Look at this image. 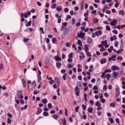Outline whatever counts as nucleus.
<instances>
[{"instance_id":"nucleus-23","label":"nucleus","mask_w":125,"mask_h":125,"mask_svg":"<svg viewBox=\"0 0 125 125\" xmlns=\"http://www.w3.org/2000/svg\"><path fill=\"white\" fill-rule=\"evenodd\" d=\"M55 119H57L58 118V116L57 115H55L52 116Z\"/></svg>"},{"instance_id":"nucleus-4","label":"nucleus","mask_w":125,"mask_h":125,"mask_svg":"<svg viewBox=\"0 0 125 125\" xmlns=\"http://www.w3.org/2000/svg\"><path fill=\"white\" fill-rule=\"evenodd\" d=\"M116 23V19H114L110 23V24L111 25L114 26L115 25Z\"/></svg>"},{"instance_id":"nucleus-48","label":"nucleus","mask_w":125,"mask_h":125,"mask_svg":"<svg viewBox=\"0 0 125 125\" xmlns=\"http://www.w3.org/2000/svg\"><path fill=\"white\" fill-rule=\"evenodd\" d=\"M100 100H101V102L102 103H104L105 102V99L103 98L100 99Z\"/></svg>"},{"instance_id":"nucleus-32","label":"nucleus","mask_w":125,"mask_h":125,"mask_svg":"<svg viewBox=\"0 0 125 125\" xmlns=\"http://www.w3.org/2000/svg\"><path fill=\"white\" fill-rule=\"evenodd\" d=\"M78 44L79 45H82L81 41L80 40H78L77 41Z\"/></svg>"},{"instance_id":"nucleus-20","label":"nucleus","mask_w":125,"mask_h":125,"mask_svg":"<svg viewBox=\"0 0 125 125\" xmlns=\"http://www.w3.org/2000/svg\"><path fill=\"white\" fill-rule=\"evenodd\" d=\"M104 72L105 73H106L107 72L110 73L111 72V70L110 69H106L104 70Z\"/></svg>"},{"instance_id":"nucleus-27","label":"nucleus","mask_w":125,"mask_h":125,"mask_svg":"<svg viewBox=\"0 0 125 125\" xmlns=\"http://www.w3.org/2000/svg\"><path fill=\"white\" fill-rule=\"evenodd\" d=\"M110 123H113L114 122V121L112 118H110L109 119Z\"/></svg>"},{"instance_id":"nucleus-34","label":"nucleus","mask_w":125,"mask_h":125,"mask_svg":"<svg viewBox=\"0 0 125 125\" xmlns=\"http://www.w3.org/2000/svg\"><path fill=\"white\" fill-rule=\"evenodd\" d=\"M52 42L53 43H54L56 42V40L55 38H53L52 39Z\"/></svg>"},{"instance_id":"nucleus-8","label":"nucleus","mask_w":125,"mask_h":125,"mask_svg":"<svg viewBox=\"0 0 125 125\" xmlns=\"http://www.w3.org/2000/svg\"><path fill=\"white\" fill-rule=\"evenodd\" d=\"M54 58L57 61H58L59 60L61 61V58L59 56H56L54 57Z\"/></svg>"},{"instance_id":"nucleus-40","label":"nucleus","mask_w":125,"mask_h":125,"mask_svg":"<svg viewBox=\"0 0 125 125\" xmlns=\"http://www.w3.org/2000/svg\"><path fill=\"white\" fill-rule=\"evenodd\" d=\"M79 107L77 106L75 107V110L76 112H77L78 111Z\"/></svg>"},{"instance_id":"nucleus-21","label":"nucleus","mask_w":125,"mask_h":125,"mask_svg":"<svg viewBox=\"0 0 125 125\" xmlns=\"http://www.w3.org/2000/svg\"><path fill=\"white\" fill-rule=\"evenodd\" d=\"M93 110V109L91 107L88 108V111L89 113H91Z\"/></svg>"},{"instance_id":"nucleus-28","label":"nucleus","mask_w":125,"mask_h":125,"mask_svg":"<svg viewBox=\"0 0 125 125\" xmlns=\"http://www.w3.org/2000/svg\"><path fill=\"white\" fill-rule=\"evenodd\" d=\"M71 18V16L69 15H68L66 18V21L68 20L69 19H70Z\"/></svg>"},{"instance_id":"nucleus-9","label":"nucleus","mask_w":125,"mask_h":125,"mask_svg":"<svg viewBox=\"0 0 125 125\" xmlns=\"http://www.w3.org/2000/svg\"><path fill=\"white\" fill-rule=\"evenodd\" d=\"M106 61V60L105 58H104L103 59L101 60V64H103L105 63Z\"/></svg>"},{"instance_id":"nucleus-53","label":"nucleus","mask_w":125,"mask_h":125,"mask_svg":"<svg viewBox=\"0 0 125 125\" xmlns=\"http://www.w3.org/2000/svg\"><path fill=\"white\" fill-rule=\"evenodd\" d=\"M112 32L115 34H116L118 33V32L116 30H114L112 31Z\"/></svg>"},{"instance_id":"nucleus-2","label":"nucleus","mask_w":125,"mask_h":125,"mask_svg":"<svg viewBox=\"0 0 125 125\" xmlns=\"http://www.w3.org/2000/svg\"><path fill=\"white\" fill-rule=\"evenodd\" d=\"M85 35V33H83L82 31H80V33H77V37H80L82 38Z\"/></svg>"},{"instance_id":"nucleus-18","label":"nucleus","mask_w":125,"mask_h":125,"mask_svg":"<svg viewBox=\"0 0 125 125\" xmlns=\"http://www.w3.org/2000/svg\"><path fill=\"white\" fill-rule=\"evenodd\" d=\"M42 102L44 104H46L47 102V100L46 99H43L42 100Z\"/></svg>"},{"instance_id":"nucleus-61","label":"nucleus","mask_w":125,"mask_h":125,"mask_svg":"<svg viewBox=\"0 0 125 125\" xmlns=\"http://www.w3.org/2000/svg\"><path fill=\"white\" fill-rule=\"evenodd\" d=\"M93 89L94 90H97L98 89V88L97 86H95L93 87Z\"/></svg>"},{"instance_id":"nucleus-26","label":"nucleus","mask_w":125,"mask_h":125,"mask_svg":"<svg viewBox=\"0 0 125 125\" xmlns=\"http://www.w3.org/2000/svg\"><path fill=\"white\" fill-rule=\"evenodd\" d=\"M56 65L57 67H60L61 65V63L59 62H57L56 63Z\"/></svg>"},{"instance_id":"nucleus-16","label":"nucleus","mask_w":125,"mask_h":125,"mask_svg":"<svg viewBox=\"0 0 125 125\" xmlns=\"http://www.w3.org/2000/svg\"><path fill=\"white\" fill-rule=\"evenodd\" d=\"M84 47L85 48L84 50L85 52L88 51L89 48L85 44L84 45Z\"/></svg>"},{"instance_id":"nucleus-6","label":"nucleus","mask_w":125,"mask_h":125,"mask_svg":"<svg viewBox=\"0 0 125 125\" xmlns=\"http://www.w3.org/2000/svg\"><path fill=\"white\" fill-rule=\"evenodd\" d=\"M38 111L36 113V115H39L41 113L42 111V110L39 107H38Z\"/></svg>"},{"instance_id":"nucleus-39","label":"nucleus","mask_w":125,"mask_h":125,"mask_svg":"<svg viewBox=\"0 0 125 125\" xmlns=\"http://www.w3.org/2000/svg\"><path fill=\"white\" fill-rule=\"evenodd\" d=\"M88 14V11H87L84 14V16L85 17H87Z\"/></svg>"},{"instance_id":"nucleus-25","label":"nucleus","mask_w":125,"mask_h":125,"mask_svg":"<svg viewBox=\"0 0 125 125\" xmlns=\"http://www.w3.org/2000/svg\"><path fill=\"white\" fill-rule=\"evenodd\" d=\"M62 124L63 125H66V120L64 118H63V122H62Z\"/></svg>"},{"instance_id":"nucleus-49","label":"nucleus","mask_w":125,"mask_h":125,"mask_svg":"<svg viewBox=\"0 0 125 125\" xmlns=\"http://www.w3.org/2000/svg\"><path fill=\"white\" fill-rule=\"evenodd\" d=\"M75 91H79V92H80V91H79V88L78 87H76L75 88Z\"/></svg>"},{"instance_id":"nucleus-45","label":"nucleus","mask_w":125,"mask_h":125,"mask_svg":"<svg viewBox=\"0 0 125 125\" xmlns=\"http://www.w3.org/2000/svg\"><path fill=\"white\" fill-rule=\"evenodd\" d=\"M66 73H65L64 74V75L62 76V78L64 80H65L66 79Z\"/></svg>"},{"instance_id":"nucleus-19","label":"nucleus","mask_w":125,"mask_h":125,"mask_svg":"<svg viewBox=\"0 0 125 125\" xmlns=\"http://www.w3.org/2000/svg\"><path fill=\"white\" fill-rule=\"evenodd\" d=\"M93 66L92 65H91L89 67V71L90 72H91L93 70Z\"/></svg>"},{"instance_id":"nucleus-60","label":"nucleus","mask_w":125,"mask_h":125,"mask_svg":"<svg viewBox=\"0 0 125 125\" xmlns=\"http://www.w3.org/2000/svg\"><path fill=\"white\" fill-rule=\"evenodd\" d=\"M102 29V28L101 27H99L95 28L94 29H98V30H101Z\"/></svg>"},{"instance_id":"nucleus-13","label":"nucleus","mask_w":125,"mask_h":125,"mask_svg":"<svg viewBox=\"0 0 125 125\" xmlns=\"http://www.w3.org/2000/svg\"><path fill=\"white\" fill-rule=\"evenodd\" d=\"M98 20L95 18H94L93 19V21L94 23H97L98 22Z\"/></svg>"},{"instance_id":"nucleus-14","label":"nucleus","mask_w":125,"mask_h":125,"mask_svg":"<svg viewBox=\"0 0 125 125\" xmlns=\"http://www.w3.org/2000/svg\"><path fill=\"white\" fill-rule=\"evenodd\" d=\"M88 43L89 44L91 43L92 42V39L90 38H88L87 40Z\"/></svg>"},{"instance_id":"nucleus-1","label":"nucleus","mask_w":125,"mask_h":125,"mask_svg":"<svg viewBox=\"0 0 125 125\" xmlns=\"http://www.w3.org/2000/svg\"><path fill=\"white\" fill-rule=\"evenodd\" d=\"M18 97L19 99L23 98V96L22 95V92L21 91H18Z\"/></svg>"},{"instance_id":"nucleus-36","label":"nucleus","mask_w":125,"mask_h":125,"mask_svg":"<svg viewBox=\"0 0 125 125\" xmlns=\"http://www.w3.org/2000/svg\"><path fill=\"white\" fill-rule=\"evenodd\" d=\"M82 106L83 108V110H84L86 108V106L85 105L83 104L82 105Z\"/></svg>"},{"instance_id":"nucleus-51","label":"nucleus","mask_w":125,"mask_h":125,"mask_svg":"<svg viewBox=\"0 0 125 125\" xmlns=\"http://www.w3.org/2000/svg\"><path fill=\"white\" fill-rule=\"evenodd\" d=\"M72 58H69V59L67 60V61L68 62H72Z\"/></svg>"},{"instance_id":"nucleus-44","label":"nucleus","mask_w":125,"mask_h":125,"mask_svg":"<svg viewBox=\"0 0 125 125\" xmlns=\"http://www.w3.org/2000/svg\"><path fill=\"white\" fill-rule=\"evenodd\" d=\"M96 36V34H95V32L93 33L92 34V37L93 38H95Z\"/></svg>"},{"instance_id":"nucleus-58","label":"nucleus","mask_w":125,"mask_h":125,"mask_svg":"<svg viewBox=\"0 0 125 125\" xmlns=\"http://www.w3.org/2000/svg\"><path fill=\"white\" fill-rule=\"evenodd\" d=\"M108 54V53L107 52H105L103 53V56H105L107 55Z\"/></svg>"},{"instance_id":"nucleus-42","label":"nucleus","mask_w":125,"mask_h":125,"mask_svg":"<svg viewBox=\"0 0 125 125\" xmlns=\"http://www.w3.org/2000/svg\"><path fill=\"white\" fill-rule=\"evenodd\" d=\"M115 90L116 93L120 94V92L119 91V89L118 88H116Z\"/></svg>"},{"instance_id":"nucleus-41","label":"nucleus","mask_w":125,"mask_h":125,"mask_svg":"<svg viewBox=\"0 0 125 125\" xmlns=\"http://www.w3.org/2000/svg\"><path fill=\"white\" fill-rule=\"evenodd\" d=\"M56 5L55 4H53L51 6V8L53 9L55 8Z\"/></svg>"},{"instance_id":"nucleus-52","label":"nucleus","mask_w":125,"mask_h":125,"mask_svg":"<svg viewBox=\"0 0 125 125\" xmlns=\"http://www.w3.org/2000/svg\"><path fill=\"white\" fill-rule=\"evenodd\" d=\"M54 82V81L53 80H52L51 81L49 82V83L51 84L53 83Z\"/></svg>"},{"instance_id":"nucleus-12","label":"nucleus","mask_w":125,"mask_h":125,"mask_svg":"<svg viewBox=\"0 0 125 125\" xmlns=\"http://www.w3.org/2000/svg\"><path fill=\"white\" fill-rule=\"evenodd\" d=\"M119 13L120 14L122 15V16H123L125 14V12L123 10H121L119 11Z\"/></svg>"},{"instance_id":"nucleus-38","label":"nucleus","mask_w":125,"mask_h":125,"mask_svg":"<svg viewBox=\"0 0 125 125\" xmlns=\"http://www.w3.org/2000/svg\"><path fill=\"white\" fill-rule=\"evenodd\" d=\"M67 66L69 68H72L73 67V66L71 64H68L67 65Z\"/></svg>"},{"instance_id":"nucleus-10","label":"nucleus","mask_w":125,"mask_h":125,"mask_svg":"<svg viewBox=\"0 0 125 125\" xmlns=\"http://www.w3.org/2000/svg\"><path fill=\"white\" fill-rule=\"evenodd\" d=\"M56 9L57 11H61L62 10V6H60L59 7H57L56 8Z\"/></svg>"},{"instance_id":"nucleus-50","label":"nucleus","mask_w":125,"mask_h":125,"mask_svg":"<svg viewBox=\"0 0 125 125\" xmlns=\"http://www.w3.org/2000/svg\"><path fill=\"white\" fill-rule=\"evenodd\" d=\"M29 40V39L25 38L23 39V41L24 42H26Z\"/></svg>"},{"instance_id":"nucleus-37","label":"nucleus","mask_w":125,"mask_h":125,"mask_svg":"<svg viewBox=\"0 0 125 125\" xmlns=\"http://www.w3.org/2000/svg\"><path fill=\"white\" fill-rule=\"evenodd\" d=\"M43 115L45 116H48V114L47 112H43Z\"/></svg>"},{"instance_id":"nucleus-7","label":"nucleus","mask_w":125,"mask_h":125,"mask_svg":"<svg viewBox=\"0 0 125 125\" xmlns=\"http://www.w3.org/2000/svg\"><path fill=\"white\" fill-rule=\"evenodd\" d=\"M22 82L23 84V87H26V82L25 80L24 79H23L22 80Z\"/></svg>"},{"instance_id":"nucleus-64","label":"nucleus","mask_w":125,"mask_h":125,"mask_svg":"<svg viewBox=\"0 0 125 125\" xmlns=\"http://www.w3.org/2000/svg\"><path fill=\"white\" fill-rule=\"evenodd\" d=\"M115 121L116 122L118 123L119 124V120L118 118H117L115 119Z\"/></svg>"},{"instance_id":"nucleus-5","label":"nucleus","mask_w":125,"mask_h":125,"mask_svg":"<svg viewBox=\"0 0 125 125\" xmlns=\"http://www.w3.org/2000/svg\"><path fill=\"white\" fill-rule=\"evenodd\" d=\"M95 32L96 36H97L101 35L102 33V32L101 30H98L96 31Z\"/></svg>"},{"instance_id":"nucleus-15","label":"nucleus","mask_w":125,"mask_h":125,"mask_svg":"<svg viewBox=\"0 0 125 125\" xmlns=\"http://www.w3.org/2000/svg\"><path fill=\"white\" fill-rule=\"evenodd\" d=\"M36 84L35 81H33L31 83V87L32 88H34L35 87L36 85Z\"/></svg>"},{"instance_id":"nucleus-46","label":"nucleus","mask_w":125,"mask_h":125,"mask_svg":"<svg viewBox=\"0 0 125 125\" xmlns=\"http://www.w3.org/2000/svg\"><path fill=\"white\" fill-rule=\"evenodd\" d=\"M104 95L106 97H108L109 96V94L105 92L104 93Z\"/></svg>"},{"instance_id":"nucleus-47","label":"nucleus","mask_w":125,"mask_h":125,"mask_svg":"<svg viewBox=\"0 0 125 125\" xmlns=\"http://www.w3.org/2000/svg\"><path fill=\"white\" fill-rule=\"evenodd\" d=\"M106 50L105 49L104 47H103L102 48H101L100 49V51L101 52L104 51Z\"/></svg>"},{"instance_id":"nucleus-35","label":"nucleus","mask_w":125,"mask_h":125,"mask_svg":"<svg viewBox=\"0 0 125 125\" xmlns=\"http://www.w3.org/2000/svg\"><path fill=\"white\" fill-rule=\"evenodd\" d=\"M43 29L42 27H40V30L41 31V32L42 34H44V32L43 30Z\"/></svg>"},{"instance_id":"nucleus-55","label":"nucleus","mask_w":125,"mask_h":125,"mask_svg":"<svg viewBox=\"0 0 125 125\" xmlns=\"http://www.w3.org/2000/svg\"><path fill=\"white\" fill-rule=\"evenodd\" d=\"M106 29L108 31H109L110 30V27L108 25L106 26Z\"/></svg>"},{"instance_id":"nucleus-30","label":"nucleus","mask_w":125,"mask_h":125,"mask_svg":"<svg viewBox=\"0 0 125 125\" xmlns=\"http://www.w3.org/2000/svg\"><path fill=\"white\" fill-rule=\"evenodd\" d=\"M86 54L87 56L90 57L91 56V55L90 53L88 51H86Z\"/></svg>"},{"instance_id":"nucleus-56","label":"nucleus","mask_w":125,"mask_h":125,"mask_svg":"<svg viewBox=\"0 0 125 125\" xmlns=\"http://www.w3.org/2000/svg\"><path fill=\"white\" fill-rule=\"evenodd\" d=\"M99 97L100 99L103 98V96L102 93H101L100 94H99Z\"/></svg>"},{"instance_id":"nucleus-24","label":"nucleus","mask_w":125,"mask_h":125,"mask_svg":"<svg viewBox=\"0 0 125 125\" xmlns=\"http://www.w3.org/2000/svg\"><path fill=\"white\" fill-rule=\"evenodd\" d=\"M73 54V53H70L69 55V58H72Z\"/></svg>"},{"instance_id":"nucleus-43","label":"nucleus","mask_w":125,"mask_h":125,"mask_svg":"<svg viewBox=\"0 0 125 125\" xmlns=\"http://www.w3.org/2000/svg\"><path fill=\"white\" fill-rule=\"evenodd\" d=\"M110 106H112L114 107H115V104L113 103H111L110 104Z\"/></svg>"},{"instance_id":"nucleus-33","label":"nucleus","mask_w":125,"mask_h":125,"mask_svg":"<svg viewBox=\"0 0 125 125\" xmlns=\"http://www.w3.org/2000/svg\"><path fill=\"white\" fill-rule=\"evenodd\" d=\"M31 21H30L28 23L26 24V26H30L31 25Z\"/></svg>"},{"instance_id":"nucleus-17","label":"nucleus","mask_w":125,"mask_h":125,"mask_svg":"<svg viewBox=\"0 0 125 125\" xmlns=\"http://www.w3.org/2000/svg\"><path fill=\"white\" fill-rule=\"evenodd\" d=\"M105 42V48H107L109 47V45L107 44V42L106 40L104 41Z\"/></svg>"},{"instance_id":"nucleus-62","label":"nucleus","mask_w":125,"mask_h":125,"mask_svg":"<svg viewBox=\"0 0 125 125\" xmlns=\"http://www.w3.org/2000/svg\"><path fill=\"white\" fill-rule=\"evenodd\" d=\"M105 74V73L104 72L103 73H102V75L101 76V77L102 78H103L104 77V75Z\"/></svg>"},{"instance_id":"nucleus-11","label":"nucleus","mask_w":125,"mask_h":125,"mask_svg":"<svg viewBox=\"0 0 125 125\" xmlns=\"http://www.w3.org/2000/svg\"><path fill=\"white\" fill-rule=\"evenodd\" d=\"M113 74L114 77L117 76L118 74V73L116 72H113Z\"/></svg>"},{"instance_id":"nucleus-63","label":"nucleus","mask_w":125,"mask_h":125,"mask_svg":"<svg viewBox=\"0 0 125 125\" xmlns=\"http://www.w3.org/2000/svg\"><path fill=\"white\" fill-rule=\"evenodd\" d=\"M83 118L84 119H85L87 118L86 115H83L82 116Z\"/></svg>"},{"instance_id":"nucleus-3","label":"nucleus","mask_w":125,"mask_h":125,"mask_svg":"<svg viewBox=\"0 0 125 125\" xmlns=\"http://www.w3.org/2000/svg\"><path fill=\"white\" fill-rule=\"evenodd\" d=\"M119 69V68L117 66L115 65L112 66L111 67V69L113 71L118 70Z\"/></svg>"},{"instance_id":"nucleus-59","label":"nucleus","mask_w":125,"mask_h":125,"mask_svg":"<svg viewBox=\"0 0 125 125\" xmlns=\"http://www.w3.org/2000/svg\"><path fill=\"white\" fill-rule=\"evenodd\" d=\"M11 120L9 118H8V123L9 124H10L11 123Z\"/></svg>"},{"instance_id":"nucleus-31","label":"nucleus","mask_w":125,"mask_h":125,"mask_svg":"<svg viewBox=\"0 0 125 125\" xmlns=\"http://www.w3.org/2000/svg\"><path fill=\"white\" fill-rule=\"evenodd\" d=\"M117 59L118 60H122L123 59V58L121 56H119L117 58Z\"/></svg>"},{"instance_id":"nucleus-54","label":"nucleus","mask_w":125,"mask_h":125,"mask_svg":"<svg viewBox=\"0 0 125 125\" xmlns=\"http://www.w3.org/2000/svg\"><path fill=\"white\" fill-rule=\"evenodd\" d=\"M68 113V111L67 110L66 108H65V115L66 116H67V113Z\"/></svg>"},{"instance_id":"nucleus-29","label":"nucleus","mask_w":125,"mask_h":125,"mask_svg":"<svg viewBox=\"0 0 125 125\" xmlns=\"http://www.w3.org/2000/svg\"><path fill=\"white\" fill-rule=\"evenodd\" d=\"M60 91V89L59 88H58L57 90V95L59 96L60 95V94L59 93V91Z\"/></svg>"},{"instance_id":"nucleus-57","label":"nucleus","mask_w":125,"mask_h":125,"mask_svg":"<svg viewBox=\"0 0 125 125\" xmlns=\"http://www.w3.org/2000/svg\"><path fill=\"white\" fill-rule=\"evenodd\" d=\"M108 60L110 61H111V60H113L114 61H115V59H113L112 58V57H110L109 58H108Z\"/></svg>"},{"instance_id":"nucleus-22","label":"nucleus","mask_w":125,"mask_h":125,"mask_svg":"<svg viewBox=\"0 0 125 125\" xmlns=\"http://www.w3.org/2000/svg\"><path fill=\"white\" fill-rule=\"evenodd\" d=\"M106 75L107 77V79L108 80H109L111 76L110 74L109 73H108Z\"/></svg>"}]
</instances>
